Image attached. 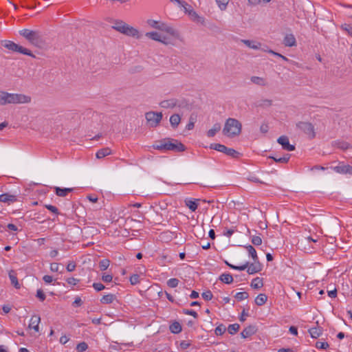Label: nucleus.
<instances>
[{"label": "nucleus", "mask_w": 352, "mask_h": 352, "mask_svg": "<svg viewBox=\"0 0 352 352\" xmlns=\"http://www.w3.org/2000/svg\"><path fill=\"white\" fill-rule=\"evenodd\" d=\"M36 297L41 300L43 301L45 299V294H44L43 291L41 289H38L36 292Z\"/></svg>", "instance_id": "obj_53"}, {"label": "nucleus", "mask_w": 352, "mask_h": 352, "mask_svg": "<svg viewBox=\"0 0 352 352\" xmlns=\"http://www.w3.org/2000/svg\"><path fill=\"white\" fill-rule=\"evenodd\" d=\"M147 24L154 29H157L161 31H164L168 34L174 35L175 31L173 28L168 26L166 23L161 21H155L153 19H148L146 21Z\"/></svg>", "instance_id": "obj_10"}, {"label": "nucleus", "mask_w": 352, "mask_h": 352, "mask_svg": "<svg viewBox=\"0 0 352 352\" xmlns=\"http://www.w3.org/2000/svg\"><path fill=\"white\" fill-rule=\"evenodd\" d=\"M256 331V328L254 325H249L245 327L242 332L241 333V336L243 338H247L252 335H254Z\"/></svg>", "instance_id": "obj_17"}, {"label": "nucleus", "mask_w": 352, "mask_h": 352, "mask_svg": "<svg viewBox=\"0 0 352 352\" xmlns=\"http://www.w3.org/2000/svg\"><path fill=\"white\" fill-rule=\"evenodd\" d=\"M145 36L153 41H159L166 45L168 44L166 41V38L165 36H162L161 34L157 32H146Z\"/></svg>", "instance_id": "obj_12"}, {"label": "nucleus", "mask_w": 352, "mask_h": 352, "mask_svg": "<svg viewBox=\"0 0 352 352\" xmlns=\"http://www.w3.org/2000/svg\"><path fill=\"white\" fill-rule=\"evenodd\" d=\"M54 189L56 194L59 197H65L68 192H71L74 190L72 188H61L60 187H55Z\"/></svg>", "instance_id": "obj_22"}, {"label": "nucleus", "mask_w": 352, "mask_h": 352, "mask_svg": "<svg viewBox=\"0 0 352 352\" xmlns=\"http://www.w3.org/2000/svg\"><path fill=\"white\" fill-rule=\"evenodd\" d=\"M283 43L287 47L295 46L296 45V38L292 34H287L284 38Z\"/></svg>", "instance_id": "obj_20"}, {"label": "nucleus", "mask_w": 352, "mask_h": 352, "mask_svg": "<svg viewBox=\"0 0 352 352\" xmlns=\"http://www.w3.org/2000/svg\"><path fill=\"white\" fill-rule=\"evenodd\" d=\"M41 318L38 316H33L30 320V323L29 324V328L34 329L36 331H38V324L40 322Z\"/></svg>", "instance_id": "obj_21"}, {"label": "nucleus", "mask_w": 352, "mask_h": 352, "mask_svg": "<svg viewBox=\"0 0 352 352\" xmlns=\"http://www.w3.org/2000/svg\"><path fill=\"white\" fill-rule=\"evenodd\" d=\"M93 287L97 291V292H100V291H102V289H104L105 288V287L104 286V285H102V283H94L93 284Z\"/></svg>", "instance_id": "obj_56"}, {"label": "nucleus", "mask_w": 352, "mask_h": 352, "mask_svg": "<svg viewBox=\"0 0 352 352\" xmlns=\"http://www.w3.org/2000/svg\"><path fill=\"white\" fill-rule=\"evenodd\" d=\"M309 333L313 338H317L322 335V329L321 327H313L309 329Z\"/></svg>", "instance_id": "obj_26"}, {"label": "nucleus", "mask_w": 352, "mask_h": 352, "mask_svg": "<svg viewBox=\"0 0 352 352\" xmlns=\"http://www.w3.org/2000/svg\"><path fill=\"white\" fill-rule=\"evenodd\" d=\"M50 270L52 272H58L59 270V264L57 263H51Z\"/></svg>", "instance_id": "obj_61"}, {"label": "nucleus", "mask_w": 352, "mask_h": 352, "mask_svg": "<svg viewBox=\"0 0 352 352\" xmlns=\"http://www.w3.org/2000/svg\"><path fill=\"white\" fill-rule=\"evenodd\" d=\"M221 124L219 123H216L213 125L212 128L208 131L207 135L209 138L214 137L217 132L221 130Z\"/></svg>", "instance_id": "obj_27"}, {"label": "nucleus", "mask_w": 352, "mask_h": 352, "mask_svg": "<svg viewBox=\"0 0 352 352\" xmlns=\"http://www.w3.org/2000/svg\"><path fill=\"white\" fill-rule=\"evenodd\" d=\"M210 148L219 152L223 153L233 158H239L241 155L240 153H239L237 151L233 148H228L225 145L221 144H211Z\"/></svg>", "instance_id": "obj_8"}, {"label": "nucleus", "mask_w": 352, "mask_h": 352, "mask_svg": "<svg viewBox=\"0 0 352 352\" xmlns=\"http://www.w3.org/2000/svg\"><path fill=\"white\" fill-rule=\"evenodd\" d=\"M269 130V126L267 124H263L260 127V131L263 133H266Z\"/></svg>", "instance_id": "obj_62"}, {"label": "nucleus", "mask_w": 352, "mask_h": 352, "mask_svg": "<svg viewBox=\"0 0 352 352\" xmlns=\"http://www.w3.org/2000/svg\"><path fill=\"white\" fill-rule=\"evenodd\" d=\"M278 144H280L284 150L288 151H292L295 150L294 145L290 144L289 142V138L287 136L282 135L279 137L277 140Z\"/></svg>", "instance_id": "obj_11"}, {"label": "nucleus", "mask_w": 352, "mask_h": 352, "mask_svg": "<svg viewBox=\"0 0 352 352\" xmlns=\"http://www.w3.org/2000/svg\"><path fill=\"white\" fill-rule=\"evenodd\" d=\"M329 346L327 342H317L316 343V347L317 349H327Z\"/></svg>", "instance_id": "obj_47"}, {"label": "nucleus", "mask_w": 352, "mask_h": 352, "mask_svg": "<svg viewBox=\"0 0 352 352\" xmlns=\"http://www.w3.org/2000/svg\"><path fill=\"white\" fill-rule=\"evenodd\" d=\"M9 278L10 279V281H11V283L16 287V288H19L20 287V285L18 282V280H17V277H16V273L14 270H11L9 272Z\"/></svg>", "instance_id": "obj_30"}, {"label": "nucleus", "mask_w": 352, "mask_h": 352, "mask_svg": "<svg viewBox=\"0 0 352 352\" xmlns=\"http://www.w3.org/2000/svg\"><path fill=\"white\" fill-rule=\"evenodd\" d=\"M334 145L336 147H338V148H340L344 151L351 147V145L348 142H343V141L335 142Z\"/></svg>", "instance_id": "obj_34"}, {"label": "nucleus", "mask_w": 352, "mask_h": 352, "mask_svg": "<svg viewBox=\"0 0 352 352\" xmlns=\"http://www.w3.org/2000/svg\"><path fill=\"white\" fill-rule=\"evenodd\" d=\"M110 264V261L109 259H102L99 262V267L100 270L104 271L106 270Z\"/></svg>", "instance_id": "obj_40"}, {"label": "nucleus", "mask_w": 352, "mask_h": 352, "mask_svg": "<svg viewBox=\"0 0 352 352\" xmlns=\"http://www.w3.org/2000/svg\"><path fill=\"white\" fill-rule=\"evenodd\" d=\"M67 282L68 284H69L71 285H76L79 282V280L72 277V278H67Z\"/></svg>", "instance_id": "obj_59"}, {"label": "nucleus", "mask_w": 352, "mask_h": 352, "mask_svg": "<svg viewBox=\"0 0 352 352\" xmlns=\"http://www.w3.org/2000/svg\"><path fill=\"white\" fill-rule=\"evenodd\" d=\"M43 280L46 283H51L52 281H53V278L52 276H50V275H45L43 277Z\"/></svg>", "instance_id": "obj_63"}, {"label": "nucleus", "mask_w": 352, "mask_h": 352, "mask_svg": "<svg viewBox=\"0 0 352 352\" xmlns=\"http://www.w3.org/2000/svg\"><path fill=\"white\" fill-rule=\"evenodd\" d=\"M219 280L226 284H230L233 281V278L230 274H223L219 276Z\"/></svg>", "instance_id": "obj_33"}, {"label": "nucleus", "mask_w": 352, "mask_h": 352, "mask_svg": "<svg viewBox=\"0 0 352 352\" xmlns=\"http://www.w3.org/2000/svg\"><path fill=\"white\" fill-rule=\"evenodd\" d=\"M88 348V345L86 342H80L77 346H76V350L78 351V352H84Z\"/></svg>", "instance_id": "obj_45"}, {"label": "nucleus", "mask_w": 352, "mask_h": 352, "mask_svg": "<svg viewBox=\"0 0 352 352\" xmlns=\"http://www.w3.org/2000/svg\"><path fill=\"white\" fill-rule=\"evenodd\" d=\"M250 80L252 83L259 86H267V82L262 77L259 76H252Z\"/></svg>", "instance_id": "obj_23"}, {"label": "nucleus", "mask_w": 352, "mask_h": 352, "mask_svg": "<svg viewBox=\"0 0 352 352\" xmlns=\"http://www.w3.org/2000/svg\"><path fill=\"white\" fill-rule=\"evenodd\" d=\"M170 331L173 333H179L182 331V326L178 322H174L170 325Z\"/></svg>", "instance_id": "obj_32"}, {"label": "nucleus", "mask_w": 352, "mask_h": 352, "mask_svg": "<svg viewBox=\"0 0 352 352\" xmlns=\"http://www.w3.org/2000/svg\"><path fill=\"white\" fill-rule=\"evenodd\" d=\"M271 0H248L249 3L252 5H258L259 3H267Z\"/></svg>", "instance_id": "obj_55"}, {"label": "nucleus", "mask_w": 352, "mask_h": 352, "mask_svg": "<svg viewBox=\"0 0 352 352\" xmlns=\"http://www.w3.org/2000/svg\"><path fill=\"white\" fill-rule=\"evenodd\" d=\"M153 148L159 151H170L176 153L183 152L186 148L185 145L178 140L170 138L155 142Z\"/></svg>", "instance_id": "obj_1"}, {"label": "nucleus", "mask_w": 352, "mask_h": 352, "mask_svg": "<svg viewBox=\"0 0 352 352\" xmlns=\"http://www.w3.org/2000/svg\"><path fill=\"white\" fill-rule=\"evenodd\" d=\"M248 273L249 274H254L255 273L259 272L262 270V265L259 263L258 260H256V261H254L253 263L249 264L248 266Z\"/></svg>", "instance_id": "obj_13"}, {"label": "nucleus", "mask_w": 352, "mask_h": 352, "mask_svg": "<svg viewBox=\"0 0 352 352\" xmlns=\"http://www.w3.org/2000/svg\"><path fill=\"white\" fill-rule=\"evenodd\" d=\"M241 123L238 120L230 118L226 121L223 133L228 138H233L241 133Z\"/></svg>", "instance_id": "obj_2"}, {"label": "nucleus", "mask_w": 352, "mask_h": 352, "mask_svg": "<svg viewBox=\"0 0 352 352\" xmlns=\"http://www.w3.org/2000/svg\"><path fill=\"white\" fill-rule=\"evenodd\" d=\"M45 207L52 212L56 214H58V210L56 206H54L52 205H45Z\"/></svg>", "instance_id": "obj_57"}, {"label": "nucleus", "mask_w": 352, "mask_h": 352, "mask_svg": "<svg viewBox=\"0 0 352 352\" xmlns=\"http://www.w3.org/2000/svg\"><path fill=\"white\" fill-rule=\"evenodd\" d=\"M140 281V276L138 274H133L130 277V282L131 285H136Z\"/></svg>", "instance_id": "obj_51"}, {"label": "nucleus", "mask_w": 352, "mask_h": 352, "mask_svg": "<svg viewBox=\"0 0 352 352\" xmlns=\"http://www.w3.org/2000/svg\"><path fill=\"white\" fill-rule=\"evenodd\" d=\"M246 249L249 254L252 256L254 261H256V260H258L256 251L253 246L250 245L246 247Z\"/></svg>", "instance_id": "obj_35"}, {"label": "nucleus", "mask_w": 352, "mask_h": 352, "mask_svg": "<svg viewBox=\"0 0 352 352\" xmlns=\"http://www.w3.org/2000/svg\"><path fill=\"white\" fill-rule=\"evenodd\" d=\"M248 266V262H246L244 265L241 266H236L234 265H229V267L234 270H245Z\"/></svg>", "instance_id": "obj_50"}, {"label": "nucleus", "mask_w": 352, "mask_h": 352, "mask_svg": "<svg viewBox=\"0 0 352 352\" xmlns=\"http://www.w3.org/2000/svg\"><path fill=\"white\" fill-rule=\"evenodd\" d=\"M240 326L239 324H230L228 327V331L230 334L234 335L239 330Z\"/></svg>", "instance_id": "obj_37"}, {"label": "nucleus", "mask_w": 352, "mask_h": 352, "mask_svg": "<svg viewBox=\"0 0 352 352\" xmlns=\"http://www.w3.org/2000/svg\"><path fill=\"white\" fill-rule=\"evenodd\" d=\"M111 153V150L109 147L103 148L98 151L96 157L98 159L103 158Z\"/></svg>", "instance_id": "obj_25"}, {"label": "nucleus", "mask_w": 352, "mask_h": 352, "mask_svg": "<svg viewBox=\"0 0 352 352\" xmlns=\"http://www.w3.org/2000/svg\"><path fill=\"white\" fill-rule=\"evenodd\" d=\"M179 282L177 278H172L167 281V285L171 288H175L177 287Z\"/></svg>", "instance_id": "obj_44"}, {"label": "nucleus", "mask_w": 352, "mask_h": 352, "mask_svg": "<svg viewBox=\"0 0 352 352\" xmlns=\"http://www.w3.org/2000/svg\"><path fill=\"white\" fill-rule=\"evenodd\" d=\"M116 296L112 294H109L107 295L103 296V297L100 299V302L102 304H110L112 303L115 300Z\"/></svg>", "instance_id": "obj_31"}, {"label": "nucleus", "mask_w": 352, "mask_h": 352, "mask_svg": "<svg viewBox=\"0 0 352 352\" xmlns=\"http://www.w3.org/2000/svg\"><path fill=\"white\" fill-rule=\"evenodd\" d=\"M243 43H244L247 47L254 49V50H259L261 49L262 44L259 42H256L254 41L242 39L241 41Z\"/></svg>", "instance_id": "obj_19"}, {"label": "nucleus", "mask_w": 352, "mask_h": 352, "mask_svg": "<svg viewBox=\"0 0 352 352\" xmlns=\"http://www.w3.org/2000/svg\"><path fill=\"white\" fill-rule=\"evenodd\" d=\"M186 12H188L189 15L192 18L194 21H197V22H200L203 23L204 22V19L203 17H200L196 12H195L192 9H191V6H185L184 7Z\"/></svg>", "instance_id": "obj_16"}, {"label": "nucleus", "mask_w": 352, "mask_h": 352, "mask_svg": "<svg viewBox=\"0 0 352 352\" xmlns=\"http://www.w3.org/2000/svg\"><path fill=\"white\" fill-rule=\"evenodd\" d=\"M183 313L186 315L192 316L195 318L198 317L197 312L192 309H184Z\"/></svg>", "instance_id": "obj_52"}, {"label": "nucleus", "mask_w": 352, "mask_h": 352, "mask_svg": "<svg viewBox=\"0 0 352 352\" xmlns=\"http://www.w3.org/2000/svg\"><path fill=\"white\" fill-rule=\"evenodd\" d=\"M342 29L346 31L350 36H352V27L349 24H344L342 25Z\"/></svg>", "instance_id": "obj_54"}, {"label": "nucleus", "mask_w": 352, "mask_h": 352, "mask_svg": "<svg viewBox=\"0 0 352 352\" xmlns=\"http://www.w3.org/2000/svg\"><path fill=\"white\" fill-rule=\"evenodd\" d=\"M16 196L8 193H4L0 195V201L3 203H14L16 201Z\"/></svg>", "instance_id": "obj_18"}, {"label": "nucleus", "mask_w": 352, "mask_h": 352, "mask_svg": "<svg viewBox=\"0 0 352 352\" xmlns=\"http://www.w3.org/2000/svg\"><path fill=\"white\" fill-rule=\"evenodd\" d=\"M263 286V278L256 277L252 280L251 287L254 289H260Z\"/></svg>", "instance_id": "obj_29"}, {"label": "nucleus", "mask_w": 352, "mask_h": 352, "mask_svg": "<svg viewBox=\"0 0 352 352\" xmlns=\"http://www.w3.org/2000/svg\"><path fill=\"white\" fill-rule=\"evenodd\" d=\"M262 50L264 51V52H268L270 54H273L274 56H278V57H280V58H282L283 60H284L285 61H288L289 60V59L287 57H285V56H283V55H282V54H279L278 52H274V51H273L272 50H268L267 47H266V49L263 48V49H262Z\"/></svg>", "instance_id": "obj_41"}, {"label": "nucleus", "mask_w": 352, "mask_h": 352, "mask_svg": "<svg viewBox=\"0 0 352 352\" xmlns=\"http://www.w3.org/2000/svg\"><path fill=\"white\" fill-rule=\"evenodd\" d=\"M82 304V301L80 297H76L73 302V305L76 307H79Z\"/></svg>", "instance_id": "obj_64"}, {"label": "nucleus", "mask_w": 352, "mask_h": 352, "mask_svg": "<svg viewBox=\"0 0 352 352\" xmlns=\"http://www.w3.org/2000/svg\"><path fill=\"white\" fill-rule=\"evenodd\" d=\"M289 157H290L289 154H286L284 157H279V158H276L275 157H272V156L270 157V158L273 159L276 162H278V163H287L289 161Z\"/></svg>", "instance_id": "obj_38"}, {"label": "nucleus", "mask_w": 352, "mask_h": 352, "mask_svg": "<svg viewBox=\"0 0 352 352\" xmlns=\"http://www.w3.org/2000/svg\"><path fill=\"white\" fill-rule=\"evenodd\" d=\"M252 243L254 245H260L262 243V239L259 236H252Z\"/></svg>", "instance_id": "obj_48"}, {"label": "nucleus", "mask_w": 352, "mask_h": 352, "mask_svg": "<svg viewBox=\"0 0 352 352\" xmlns=\"http://www.w3.org/2000/svg\"><path fill=\"white\" fill-rule=\"evenodd\" d=\"M180 122L181 118L179 114L175 113L172 115L170 118V123L173 129L177 128Z\"/></svg>", "instance_id": "obj_24"}, {"label": "nucleus", "mask_w": 352, "mask_h": 352, "mask_svg": "<svg viewBox=\"0 0 352 352\" xmlns=\"http://www.w3.org/2000/svg\"><path fill=\"white\" fill-rule=\"evenodd\" d=\"M31 97L22 94L5 92L3 105L7 104H27L31 102Z\"/></svg>", "instance_id": "obj_4"}, {"label": "nucleus", "mask_w": 352, "mask_h": 352, "mask_svg": "<svg viewBox=\"0 0 352 352\" xmlns=\"http://www.w3.org/2000/svg\"><path fill=\"white\" fill-rule=\"evenodd\" d=\"M332 168L335 172L340 174L352 175V166L350 165L337 166Z\"/></svg>", "instance_id": "obj_15"}, {"label": "nucleus", "mask_w": 352, "mask_h": 352, "mask_svg": "<svg viewBox=\"0 0 352 352\" xmlns=\"http://www.w3.org/2000/svg\"><path fill=\"white\" fill-rule=\"evenodd\" d=\"M112 28L129 36H132L136 38H140L141 36L137 29L130 26L122 21H116L112 25Z\"/></svg>", "instance_id": "obj_3"}, {"label": "nucleus", "mask_w": 352, "mask_h": 352, "mask_svg": "<svg viewBox=\"0 0 352 352\" xmlns=\"http://www.w3.org/2000/svg\"><path fill=\"white\" fill-rule=\"evenodd\" d=\"M160 105L161 107L162 108H164V109H172V108H174L177 106H180V104H178V100L175 98H171V99H168V100H162L160 103Z\"/></svg>", "instance_id": "obj_14"}, {"label": "nucleus", "mask_w": 352, "mask_h": 352, "mask_svg": "<svg viewBox=\"0 0 352 352\" xmlns=\"http://www.w3.org/2000/svg\"><path fill=\"white\" fill-rule=\"evenodd\" d=\"M185 203L190 210L195 211L197 210L198 205L195 201L188 199L185 201Z\"/></svg>", "instance_id": "obj_39"}, {"label": "nucleus", "mask_w": 352, "mask_h": 352, "mask_svg": "<svg viewBox=\"0 0 352 352\" xmlns=\"http://www.w3.org/2000/svg\"><path fill=\"white\" fill-rule=\"evenodd\" d=\"M272 104V100L269 99L261 100L256 102V107H270Z\"/></svg>", "instance_id": "obj_36"}, {"label": "nucleus", "mask_w": 352, "mask_h": 352, "mask_svg": "<svg viewBox=\"0 0 352 352\" xmlns=\"http://www.w3.org/2000/svg\"><path fill=\"white\" fill-rule=\"evenodd\" d=\"M112 279H113V276L111 274H103L102 276V280L104 283H109V282L112 281Z\"/></svg>", "instance_id": "obj_58"}, {"label": "nucleus", "mask_w": 352, "mask_h": 352, "mask_svg": "<svg viewBox=\"0 0 352 352\" xmlns=\"http://www.w3.org/2000/svg\"><path fill=\"white\" fill-rule=\"evenodd\" d=\"M230 0H216L219 8L223 10L226 8L227 5Z\"/></svg>", "instance_id": "obj_46"}, {"label": "nucleus", "mask_w": 352, "mask_h": 352, "mask_svg": "<svg viewBox=\"0 0 352 352\" xmlns=\"http://www.w3.org/2000/svg\"><path fill=\"white\" fill-rule=\"evenodd\" d=\"M19 34L36 47H41L43 43L42 37L38 31L23 29L19 31Z\"/></svg>", "instance_id": "obj_5"}, {"label": "nucleus", "mask_w": 352, "mask_h": 352, "mask_svg": "<svg viewBox=\"0 0 352 352\" xmlns=\"http://www.w3.org/2000/svg\"><path fill=\"white\" fill-rule=\"evenodd\" d=\"M267 300V296L265 294H258L255 298V303L258 306L263 305Z\"/></svg>", "instance_id": "obj_28"}, {"label": "nucleus", "mask_w": 352, "mask_h": 352, "mask_svg": "<svg viewBox=\"0 0 352 352\" xmlns=\"http://www.w3.org/2000/svg\"><path fill=\"white\" fill-rule=\"evenodd\" d=\"M202 297L206 300H210L212 298L213 295L212 292L208 290L202 293Z\"/></svg>", "instance_id": "obj_49"}, {"label": "nucleus", "mask_w": 352, "mask_h": 352, "mask_svg": "<svg viewBox=\"0 0 352 352\" xmlns=\"http://www.w3.org/2000/svg\"><path fill=\"white\" fill-rule=\"evenodd\" d=\"M76 268V264L73 262H70L67 264L66 269L68 272H73Z\"/></svg>", "instance_id": "obj_60"}, {"label": "nucleus", "mask_w": 352, "mask_h": 352, "mask_svg": "<svg viewBox=\"0 0 352 352\" xmlns=\"http://www.w3.org/2000/svg\"><path fill=\"white\" fill-rule=\"evenodd\" d=\"M226 330V327L223 324H221L218 327H216L215 331H214L215 334L217 336H221L225 333Z\"/></svg>", "instance_id": "obj_43"}, {"label": "nucleus", "mask_w": 352, "mask_h": 352, "mask_svg": "<svg viewBox=\"0 0 352 352\" xmlns=\"http://www.w3.org/2000/svg\"><path fill=\"white\" fill-rule=\"evenodd\" d=\"M1 43L3 47L11 51L17 52L21 54L30 56L31 57H35V56L31 52L30 50L14 43L13 41H3Z\"/></svg>", "instance_id": "obj_6"}, {"label": "nucleus", "mask_w": 352, "mask_h": 352, "mask_svg": "<svg viewBox=\"0 0 352 352\" xmlns=\"http://www.w3.org/2000/svg\"><path fill=\"white\" fill-rule=\"evenodd\" d=\"M163 117L162 112L148 111L145 113V118L149 127H157Z\"/></svg>", "instance_id": "obj_7"}, {"label": "nucleus", "mask_w": 352, "mask_h": 352, "mask_svg": "<svg viewBox=\"0 0 352 352\" xmlns=\"http://www.w3.org/2000/svg\"><path fill=\"white\" fill-rule=\"evenodd\" d=\"M296 128L305 134L308 135L310 139H313L316 136L314 125L309 122H298L296 123Z\"/></svg>", "instance_id": "obj_9"}, {"label": "nucleus", "mask_w": 352, "mask_h": 352, "mask_svg": "<svg viewBox=\"0 0 352 352\" xmlns=\"http://www.w3.org/2000/svg\"><path fill=\"white\" fill-rule=\"evenodd\" d=\"M249 297V294L246 292H240L236 294L235 298L238 300H243L247 299Z\"/></svg>", "instance_id": "obj_42"}]
</instances>
